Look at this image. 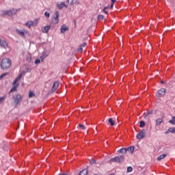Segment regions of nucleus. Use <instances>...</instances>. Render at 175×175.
I'll return each mask as SVG.
<instances>
[{"label":"nucleus","instance_id":"nucleus-12","mask_svg":"<svg viewBox=\"0 0 175 175\" xmlns=\"http://www.w3.org/2000/svg\"><path fill=\"white\" fill-rule=\"evenodd\" d=\"M0 46L3 49H8V43L5 40H0Z\"/></svg>","mask_w":175,"mask_h":175},{"label":"nucleus","instance_id":"nucleus-11","mask_svg":"<svg viewBox=\"0 0 175 175\" xmlns=\"http://www.w3.org/2000/svg\"><path fill=\"white\" fill-rule=\"evenodd\" d=\"M23 73L21 72L20 75L14 81L13 84H20L17 82L20 81L21 80V77H23Z\"/></svg>","mask_w":175,"mask_h":175},{"label":"nucleus","instance_id":"nucleus-7","mask_svg":"<svg viewBox=\"0 0 175 175\" xmlns=\"http://www.w3.org/2000/svg\"><path fill=\"white\" fill-rule=\"evenodd\" d=\"M14 100L15 105H18V103H20V102L22 100L21 95L16 94L15 96H14Z\"/></svg>","mask_w":175,"mask_h":175},{"label":"nucleus","instance_id":"nucleus-13","mask_svg":"<svg viewBox=\"0 0 175 175\" xmlns=\"http://www.w3.org/2000/svg\"><path fill=\"white\" fill-rule=\"evenodd\" d=\"M57 7L59 8V9H63L64 8H68V5H66V4H65V2H62L59 4H57Z\"/></svg>","mask_w":175,"mask_h":175},{"label":"nucleus","instance_id":"nucleus-33","mask_svg":"<svg viewBox=\"0 0 175 175\" xmlns=\"http://www.w3.org/2000/svg\"><path fill=\"white\" fill-rule=\"evenodd\" d=\"M44 16L49 18V17H50V13H49V12H45Z\"/></svg>","mask_w":175,"mask_h":175},{"label":"nucleus","instance_id":"nucleus-16","mask_svg":"<svg viewBox=\"0 0 175 175\" xmlns=\"http://www.w3.org/2000/svg\"><path fill=\"white\" fill-rule=\"evenodd\" d=\"M166 157H167V154H161L157 157V161H162V159H165Z\"/></svg>","mask_w":175,"mask_h":175},{"label":"nucleus","instance_id":"nucleus-22","mask_svg":"<svg viewBox=\"0 0 175 175\" xmlns=\"http://www.w3.org/2000/svg\"><path fill=\"white\" fill-rule=\"evenodd\" d=\"M68 3H70V5H75V3H77V0H68Z\"/></svg>","mask_w":175,"mask_h":175},{"label":"nucleus","instance_id":"nucleus-28","mask_svg":"<svg viewBox=\"0 0 175 175\" xmlns=\"http://www.w3.org/2000/svg\"><path fill=\"white\" fill-rule=\"evenodd\" d=\"M79 128H80V129H81L82 131H84V129H85V126H84V124H79Z\"/></svg>","mask_w":175,"mask_h":175},{"label":"nucleus","instance_id":"nucleus-8","mask_svg":"<svg viewBox=\"0 0 175 175\" xmlns=\"http://www.w3.org/2000/svg\"><path fill=\"white\" fill-rule=\"evenodd\" d=\"M58 87H59V81L54 82L51 89L52 92H55V91H57L58 89Z\"/></svg>","mask_w":175,"mask_h":175},{"label":"nucleus","instance_id":"nucleus-29","mask_svg":"<svg viewBox=\"0 0 175 175\" xmlns=\"http://www.w3.org/2000/svg\"><path fill=\"white\" fill-rule=\"evenodd\" d=\"M34 96H35V93H33V92L30 91L29 92V98H32Z\"/></svg>","mask_w":175,"mask_h":175},{"label":"nucleus","instance_id":"nucleus-39","mask_svg":"<svg viewBox=\"0 0 175 175\" xmlns=\"http://www.w3.org/2000/svg\"><path fill=\"white\" fill-rule=\"evenodd\" d=\"M4 99H5V97H0V103H2Z\"/></svg>","mask_w":175,"mask_h":175},{"label":"nucleus","instance_id":"nucleus-41","mask_svg":"<svg viewBox=\"0 0 175 175\" xmlns=\"http://www.w3.org/2000/svg\"><path fill=\"white\" fill-rule=\"evenodd\" d=\"M40 58H41L42 61H43V59H44L46 58V56L42 55V56H40Z\"/></svg>","mask_w":175,"mask_h":175},{"label":"nucleus","instance_id":"nucleus-38","mask_svg":"<svg viewBox=\"0 0 175 175\" xmlns=\"http://www.w3.org/2000/svg\"><path fill=\"white\" fill-rule=\"evenodd\" d=\"M87 46V42H83L81 45V46H82V47H85Z\"/></svg>","mask_w":175,"mask_h":175},{"label":"nucleus","instance_id":"nucleus-34","mask_svg":"<svg viewBox=\"0 0 175 175\" xmlns=\"http://www.w3.org/2000/svg\"><path fill=\"white\" fill-rule=\"evenodd\" d=\"M104 17H105V16H104L103 15H98V20H103Z\"/></svg>","mask_w":175,"mask_h":175},{"label":"nucleus","instance_id":"nucleus-21","mask_svg":"<svg viewBox=\"0 0 175 175\" xmlns=\"http://www.w3.org/2000/svg\"><path fill=\"white\" fill-rule=\"evenodd\" d=\"M88 170H83L79 173V175H88Z\"/></svg>","mask_w":175,"mask_h":175},{"label":"nucleus","instance_id":"nucleus-44","mask_svg":"<svg viewBox=\"0 0 175 175\" xmlns=\"http://www.w3.org/2000/svg\"><path fill=\"white\" fill-rule=\"evenodd\" d=\"M172 118L173 121L175 122V116H172Z\"/></svg>","mask_w":175,"mask_h":175},{"label":"nucleus","instance_id":"nucleus-43","mask_svg":"<svg viewBox=\"0 0 175 175\" xmlns=\"http://www.w3.org/2000/svg\"><path fill=\"white\" fill-rule=\"evenodd\" d=\"M113 6H114V4L111 3V9H113Z\"/></svg>","mask_w":175,"mask_h":175},{"label":"nucleus","instance_id":"nucleus-40","mask_svg":"<svg viewBox=\"0 0 175 175\" xmlns=\"http://www.w3.org/2000/svg\"><path fill=\"white\" fill-rule=\"evenodd\" d=\"M78 51L81 52L83 51V47L81 46L79 49H78Z\"/></svg>","mask_w":175,"mask_h":175},{"label":"nucleus","instance_id":"nucleus-37","mask_svg":"<svg viewBox=\"0 0 175 175\" xmlns=\"http://www.w3.org/2000/svg\"><path fill=\"white\" fill-rule=\"evenodd\" d=\"M169 123H170V124H172V125H175L174 120H169Z\"/></svg>","mask_w":175,"mask_h":175},{"label":"nucleus","instance_id":"nucleus-1","mask_svg":"<svg viewBox=\"0 0 175 175\" xmlns=\"http://www.w3.org/2000/svg\"><path fill=\"white\" fill-rule=\"evenodd\" d=\"M12 66V60L9 58H5L1 60V68L4 70L6 69H9Z\"/></svg>","mask_w":175,"mask_h":175},{"label":"nucleus","instance_id":"nucleus-27","mask_svg":"<svg viewBox=\"0 0 175 175\" xmlns=\"http://www.w3.org/2000/svg\"><path fill=\"white\" fill-rule=\"evenodd\" d=\"M150 114H152V111H148V112L145 114L144 118H147V117H148V116H150Z\"/></svg>","mask_w":175,"mask_h":175},{"label":"nucleus","instance_id":"nucleus-4","mask_svg":"<svg viewBox=\"0 0 175 175\" xmlns=\"http://www.w3.org/2000/svg\"><path fill=\"white\" fill-rule=\"evenodd\" d=\"M55 14V17L52 19V24H58L59 23V12L56 11Z\"/></svg>","mask_w":175,"mask_h":175},{"label":"nucleus","instance_id":"nucleus-3","mask_svg":"<svg viewBox=\"0 0 175 175\" xmlns=\"http://www.w3.org/2000/svg\"><path fill=\"white\" fill-rule=\"evenodd\" d=\"M38 23H39V19L36 18L33 21H27L25 24V25H26V27H28V28H31V27H35V25H38Z\"/></svg>","mask_w":175,"mask_h":175},{"label":"nucleus","instance_id":"nucleus-31","mask_svg":"<svg viewBox=\"0 0 175 175\" xmlns=\"http://www.w3.org/2000/svg\"><path fill=\"white\" fill-rule=\"evenodd\" d=\"M8 75H9V73L8 72L2 74L1 75H0V79H3V77H5V76H8Z\"/></svg>","mask_w":175,"mask_h":175},{"label":"nucleus","instance_id":"nucleus-19","mask_svg":"<svg viewBox=\"0 0 175 175\" xmlns=\"http://www.w3.org/2000/svg\"><path fill=\"white\" fill-rule=\"evenodd\" d=\"M127 149L126 148H122L118 150V152H120V154H126Z\"/></svg>","mask_w":175,"mask_h":175},{"label":"nucleus","instance_id":"nucleus-9","mask_svg":"<svg viewBox=\"0 0 175 175\" xmlns=\"http://www.w3.org/2000/svg\"><path fill=\"white\" fill-rule=\"evenodd\" d=\"M166 94V90L165 88H161L160 89L157 93V96H163Z\"/></svg>","mask_w":175,"mask_h":175},{"label":"nucleus","instance_id":"nucleus-5","mask_svg":"<svg viewBox=\"0 0 175 175\" xmlns=\"http://www.w3.org/2000/svg\"><path fill=\"white\" fill-rule=\"evenodd\" d=\"M146 137V130H142L140 131L136 136V138L138 140H142V139H144V137Z\"/></svg>","mask_w":175,"mask_h":175},{"label":"nucleus","instance_id":"nucleus-25","mask_svg":"<svg viewBox=\"0 0 175 175\" xmlns=\"http://www.w3.org/2000/svg\"><path fill=\"white\" fill-rule=\"evenodd\" d=\"M168 131L171 133H175V127H170L169 128Z\"/></svg>","mask_w":175,"mask_h":175},{"label":"nucleus","instance_id":"nucleus-2","mask_svg":"<svg viewBox=\"0 0 175 175\" xmlns=\"http://www.w3.org/2000/svg\"><path fill=\"white\" fill-rule=\"evenodd\" d=\"M113 162H116L117 163L124 162V156L120 155L109 159V163H113Z\"/></svg>","mask_w":175,"mask_h":175},{"label":"nucleus","instance_id":"nucleus-35","mask_svg":"<svg viewBox=\"0 0 175 175\" xmlns=\"http://www.w3.org/2000/svg\"><path fill=\"white\" fill-rule=\"evenodd\" d=\"M35 64L36 65H38V64H40V59H37L35 60Z\"/></svg>","mask_w":175,"mask_h":175},{"label":"nucleus","instance_id":"nucleus-30","mask_svg":"<svg viewBox=\"0 0 175 175\" xmlns=\"http://www.w3.org/2000/svg\"><path fill=\"white\" fill-rule=\"evenodd\" d=\"M31 59H32V57H31V55L27 56V58H26V60L28 62H31Z\"/></svg>","mask_w":175,"mask_h":175},{"label":"nucleus","instance_id":"nucleus-15","mask_svg":"<svg viewBox=\"0 0 175 175\" xmlns=\"http://www.w3.org/2000/svg\"><path fill=\"white\" fill-rule=\"evenodd\" d=\"M50 25L45 26L42 30L44 33H49V31H50Z\"/></svg>","mask_w":175,"mask_h":175},{"label":"nucleus","instance_id":"nucleus-23","mask_svg":"<svg viewBox=\"0 0 175 175\" xmlns=\"http://www.w3.org/2000/svg\"><path fill=\"white\" fill-rule=\"evenodd\" d=\"M144 126H146V122L142 120L139 124V128H144Z\"/></svg>","mask_w":175,"mask_h":175},{"label":"nucleus","instance_id":"nucleus-36","mask_svg":"<svg viewBox=\"0 0 175 175\" xmlns=\"http://www.w3.org/2000/svg\"><path fill=\"white\" fill-rule=\"evenodd\" d=\"M90 163H91L92 165H94V163H96V161L95 160H94V159L90 160Z\"/></svg>","mask_w":175,"mask_h":175},{"label":"nucleus","instance_id":"nucleus-18","mask_svg":"<svg viewBox=\"0 0 175 175\" xmlns=\"http://www.w3.org/2000/svg\"><path fill=\"white\" fill-rule=\"evenodd\" d=\"M163 122V118H158L156 120V125H161Z\"/></svg>","mask_w":175,"mask_h":175},{"label":"nucleus","instance_id":"nucleus-24","mask_svg":"<svg viewBox=\"0 0 175 175\" xmlns=\"http://www.w3.org/2000/svg\"><path fill=\"white\" fill-rule=\"evenodd\" d=\"M17 32L19 35H21V36H24L25 32L24 31H21V30H17Z\"/></svg>","mask_w":175,"mask_h":175},{"label":"nucleus","instance_id":"nucleus-14","mask_svg":"<svg viewBox=\"0 0 175 175\" xmlns=\"http://www.w3.org/2000/svg\"><path fill=\"white\" fill-rule=\"evenodd\" d=\"M14 85L11 90H10V92H14V91H17V87H18V85H20V84H13Z\"/></svg>","mask_w":175,"mask_h":175},{"label":"nucleus","instance_id":"nucleus-10","mask_svg":"<svg viewBox=\"0 0 175 175\" xmlns=\"http://www.w3.org/2000/svg\"><path fill=\"white\" fill-rule=\"evenodd\" d=\"M66 31H69V27L66 25H62L60 27L61 33H65Z\"/></svg>","mask_w":175,"mask_h":175},{"label":"nucleus","instance_id":"nucleus-42","mask_svg":"<svg viewBox=\"0 0 175 175\" xmlns=\"http://www.w3.org/2000/svg\"><path fill=\"white\" fill-rule=\"evenodd\" d=\"M111 3H116V0H111Z\"/></svg>","mask_w":175,"mask_h":175},{"label":"nucleus","instance_id":"nucleus-17","mask_svg":"<svg viewBox=\"0 0 175 175\" xmlns=\"http://www.w3.org/2000/svg\"><path fill=\"white\" fill-rule=\"evenodd\" d=\"M126 150L129 152H131V154H133L135 151V146H129Z\"/></svg>","mask_w":175,"mask_h":175},{"label":"nucleus","instance_id":"nucleus-20","mask_svg":"<svg viewBox=\"0 0 175 175\" xmlns=\"http://www.w3.org/2000/svg\"><path fill=\"white\" fill-rule=\"evenodd\" d=\"M108 122L110 124L111 126H114V125L116 124V122L111 118L108 120Z\"/></svg>","mask_w":175,"mask_h":175},{"label":"nucleus","instance_id":"nucleus-26","mask_svg":"<svg viewBox=\"0 0 175 175\" xmlns=\"http://www.w3.org/2000/svg\"><path fill=\"white\" fill-rule=\"evenodd\" d=\"M107 9H109V6H105L103 9V12L105 13V14H109V12H107Z\"/></svg>","mask_w":175,"mask_h":175},{"label":"nucleus","instance_id":"nucleus-45","mask_svg":"<svg viewBox=\"0 0 175 175\" xmlns=\"http://www.w3.org/2000/svg\"><path fill=\"white\" fill-rule=\"evenodd\" d=\"M161 84H165V81H161Z\"/></svg>","mask_w":175,"mask_h":175},{"label":"nucleus","instance_id":"nucleus-32","mask_svg":"<svg viewBox=\"0 0 175 175\" xmlns=\"http://www.w3.org/2000/svg\"><path fill=\"white\" fill-rule=\"evenodd\" d=\"M133 170V169L132 168V167H127V172L129 173H131Z\"/></svg>","mask_w":175,"mask_h":175},{"label":"nucleus","instance_id":"nucleus-46","mask_svg":"<svg viewBox=\"0 0 175 175\" xmlns=\"http://www.w3.org/2000/svg\"><path fill=\"white\" fill-rule=\"evenodd\" d=\"M169 132H170V131H165V134L167 135V133H169Z\"/></svg>","mask_w":175,"mask_h":175},{"label":"nucleus","instance_id":"nucleus-6","mask_svg":"<svg viewBox=\"0 0 175 175\" xmlns=\"http://www.w3.org/2000/svg\"><path fill=\"white\" fill-rule=\"evenodd\" d=\"M17 13V10H12L8 11H4L3 15L7 14V16H13V14H16Z\"/></svg>","mask_w":175,"mask_h":175}]
</instances>
